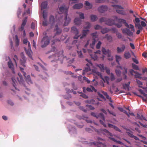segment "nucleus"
I'll use <instances>...</instances> for the list:
<instances>
[{"label": "nucleus", "mask_w": 147, "mask_h": 147, "mask_svg": "<svg viewBox=\"0 0 147 147\" xmlns=\"http://www.w3.org/2000/svg\"><path fill=\"white\" fill-rule=\"evenodd\" d=\"M69 7H66L65 5H62L59 8V13L61 14L64 13L65 14V22L63 26H67L71 21L70 18L69 17H67Z\"/></svg>", "instance_id": "f257e3e1"}, {"label": "nucleus", "mask_w": 147, "mask_h": 147, "mask_svg": "<svg viewBox=\"0 0 147 147\" xmlns=\"http://www.w3.org/2000/svg\"><path fill=\"white\" fill-rule=\"evenodd\" d=\"M63 52L60 51L58 53L55 54L53 55L49 56V58H53L55 59L51 61L53 62V61H55L58 60H61L62 59H64L66 58L65 57H64L63 55Z\"/></svg>", "instance_id": "f03ea898"}, {"label": "nucleus", "mask_w": 147, "mask_h": 147, "mask_svg": "<svg viewBox=\"0 0 147 147\" xmlns=\"http://www.w3.org/2000/svg\"><path fill=\"white\" fill-rule=\"evenodd\" d=\"M111 6L114 8L117 13L123 15H126L125 11L123 10L124 9V8L121 5H112Z\"/></svg>", "instance_id": "7ed1b4c3"}, {"label": "nucleus", "mask_w": 147, "mask_h": 147, "mask_svg": "<svg viewBox=\"0 0 147 147\" xmlns=\"http://www.w3.org/2000/svg\"><path fill=\"white\" fill-rule=\"evenodd\" d=\"M95 130L98 133L100 134H103L104 135H106L108 136H112V133L109 132L108 130H107L106 129H100L99 130L97 129H95Z\"/></svg>", "instance_id": "20e7f679"}, {"label": "nucleus", "mask_w": 147, "mask_h": 147, "mask_svg": "<svg viewBox=\"0 0 147 147\" xmlns=\"http://www.w3.org/2000/svg\"><path fill=\"white\" fill-rule=\"evenodd\" d=\"M63 23V22L62 20L61 19H60L57 22V24L55 26V28L54 29V31L55 32V35H59L61 32V29L59 28L58 27V25H60L62 24Z\"/></svg>", "instance_id": "39448f33"}, {"label": "nucleus", "mask_w": 147, "mask_h": 147, "mask_svg": "<svg viewBox=\"0 0 147 147\" xmlns=\"http://www.w3.org/2000/svg\"><path fill=\"white\" fill-rule=\"evenodd\" d=\"M50 42V39L47 36H46L43 37L42 41V45L41 47L43 48L46 47L48 45Z\"/></svg>", "instance_id": "423d86ee"}, {"label": "nucleus", "mask_w": 147, "mask_h": 147, "mask_svg": "<svg viewBox=\"0 0 147 147\" xmlns=\"http://www.w3.org/2000/svg\"><path fill=\"white\" fill-rule=\"evenodd\" d=\"M119 22H123L125 26L127 27L128 28L131 29V31L134 32L135 31V29H134V26L132 24H130L129 25L126 22V21L125 20L122 19H120L119 20Z\"/></svg>", "instance_id": "0eeeda50"}, {"label": "nucleus", "mask_w": 147, "mask_h": 147, "mask_svg": "<svg viewBox=\"0 0 147 147\" xmlns=\"http://www.w3.org/2000/svg\"><path fill=\"white\" fill-rule=\"evenodd\" d=\"M86 60L89 63L86 64V66H87V67H86L84 70H83L82 72V75H85L86 73L88 71H90L91 69L90 67V65H92V63L90 62V61H88L87 59H86Z\"/></svg>", "instance_id": "6e6552de"}, {"label": "nucleus", "mask_w": 147, "mask_h": 147, "mask_svg": "<svg viewBox=\"0 0 147 147\" xmlns=\"http://www.w3.org/2000/svg\"><path fill=\"white\" fill-rule=\"evenodd\" d=\"M121 30L123 33L126 34L129 36H132L133 35V32L127 28L124 29H121Z\"/></svg>", "instance_id": "1a4fd4ad"}, {"label": "nucleus", "mask_w": 147, "mask_h": 147, "mask_svg": "<svg viewBox=\"0 0 147 147\" xmlns=\"http://www.w3.org/2000/svg\"><path fill=\"white\" fill-rule=\"evenodd\" d=\"M20 55L22 58V59L20 60L21 64L24 67H25L26 65L25 63L26 61V59L23 53H22L20 54Z\"/></svg>", "instance_id": "9d476101"}, {"label": "nucleus", "mask_w": 147, "mask_h": 147, "mask_svg": "<svg viewBox=\"0 0 147 147\" xmlns=\"http://www.w3.org/2000/svg\"><path fill=\"white\" fill-rule=\"evenodd\" d=\"M102 51L103 54L107 55L108 57H111V52L109 49H106L104 47H102Z\"/></svg>", "instance_id": "9b49d317"}, {"label": "nucleus", "mask_w": 147, "mask_h": 147, "mask_svg": "<svg viewBox=\"0 0 147 147\" xmlns=\"http://www.w3.org/2000/svg\"><path fill=\"white\" fill-rule=\"evenodd\" d=\"M71 31L72 32L75 34V36L74 37V38L77 39L79 37V36H77L78 33V31L77 28L75 26L72 27L71 28Z\"/></svg>", "instance_id": "f8f14e48"}, {"label": "nucleus", "mask_w": 147, "mask_h": 147, "mask_svg": "<svg viewBox=\"0 0 147 147\" xmlns=\"http://www.w3.org/2000/svg\"><path fill=\"white\" fill-rule=\"evenodd\" d=\"M108 7L105 5H102L99 7L98 9V11L101 13H103L107 10Z\"/></svg>", "instance_id": "ddd939ff"}, {"label": "nucleus", "mask_w": 147, "mask_h": 147, "mask_svg": "<svg viewBox=\"0 0 147 147\" xmlns=\"http://www.w3.org/2000/svg\"><path fill=\"white\" fill-rule=\"evenodd\" d=\"M91 115L94 117H96L97 118H102L103 120H104L105 117L103 113H101L99 114L98 115H96L94 113L92 112L91 113Z\"/></svg>", "instance_id": "4468645a"}, {"label": "nucleus", "mask_w": 147, "mask_h": 147, "mask_svg": "<svg viewBox=\"0 0 147 147\" xmlns=\"http://www.w3.org/2000/svg\"><path fill=\"white\" fill-rule=\"evenodd\" d=\"M23 75L25 78V80L29 84H32V82L31 80L30 77L29 75L26 76V73L25 72H23Z\"/></svg>", "instance_id": "2eb2a0df"}, {"label": "nucleus", "mask_w": 147, "mask_h": 147, "mask_svg": "<svg viewBox=\"0 0 147 147\" xmlns=\"http://www.w3.org/2000/svg\"><path fill=\"white\" fill-rule=\"evenodd\" d=\"M49 23L52 26L53 25L55 22V20L54 16L53 15H51L49 18Z\"/></svg>", "instance_id": "dca6fc26"}, {"label": "nucleus", "mask_w": 147, "mask_h": 147, "mask_svg": "<svg viewBox=\"0 0 147 147\" xmlns=\"http://www.w3.org/2000/svg\"><path fill=\"white\" fill-rule=\"evenodd\" d=\"M125 45L123 44L121 47H117V53H119L123 52L125 49Z\"/></svg>", "instance_id": "f3484780"}, {"label": "nucleus", "mask_w": 147, "mask_h": 147, "mask_svg": "<svg viewBox=\"0 0 147 147\" xmlns=\"http://www.w3.org/2000/svg\"><path fill=\"white\" fill-rule=\"evenodd\" d=\"M27 17H26L25 18L22 20V23L21 25L20 28V30L21 31H22L24 29V28L25 25H26V22H27Z\"/></svg>", "instance_id": "a211bd4d"}, {"label": "nucleus", "mask_w": 147, "mask_h": 147, "mask_svg": "<svg viewBox=\"0 0 147 147\" xmlns=\"http://www.w3.org/2000/svg\"><path fill=\"white\" fill-rule=\"evenodd\" d=\"M18 75L19 77H17V79L18 82L20 84H23L24 82V80L21 74L20 73H18Z\"/></svg>", "instance_id": "6ab92c4d"}, {"label": "nucleus", "mask_w": 147, "mask_h": 147, "mask_svg": "<svg viewBox=\"0 0 147 147\" xmlns=\"http://www.w3.org/2000/svg\"><path fill=\"white\" fill-rule=\"evenodd\" d=\"M91 144L97 146V147H105L106 145L105 144H102L98 142H92Z\"/></svg>", "instance_id": "aec40b11"}, {"label": "nucleus", "mask_w": 147, "mask_h": 147, "mask_svg": "<svg viewBox=\"0 0 147 147\" xmlns=\"http://www.w3.org/2000/svg\"><path fill=\"white\" fill-rule=\"evenodd\" d=\"M7 64L9 68L11 69L12 70L13 73L14 74L15 72L13 70L14 66L12 61L11 60H9V61L8 62Z\"/></svg>", "instance_id": "412c9836"}, {"label": "nucleus", "mask_w": 147, "mask_h": 147, "mask_svg": "<svg viewBox=\"0 0 147 147\" xmlns=\"http://www.w3.org/2000/svg\"><path fill=\"white\" fill-rule=\"evenodd\" d=\"M106 24L109 26H112L115 24V21L113 20L109 19L106 21Z\"/></svg>", "instance_id": "4be33fe9"}, {"label": "nucleus", "mask_w": 147, "mask_h": 147, "mask_svg": "<svg viewBox=\"0 0 147 147\" xmlns=\"http://www.w3.org/2000/svg\"><path fill=\"white\" fill-rule=\"evenodd\" d=\"M83 6V4L82 3L76 4L74 5L73 8L74 9H80L82 8Z\"/></svg>", "instance_id": "5701e85b"}, {"label": "nucleus", "mask_w": 147, "mask_h": 147, "mask_svg": "<svg viewBox=\"0 0 147 147\" xmlns=\"http://www.w3.org/2000/svg\"><path fill=\"white\" fill-rule=\"evenodd\" d=\"M130 84V82H128L127 84H124L123 85V89H125L127 91L129 90V85Z\"/></svg>", "instance_id": "b1692460"}, {"label": "nucleus", "mask_w": 147, "mask_h": 147, "mask_svg": "<svg viewBox=\"0 0 147 147\" xmlns=\"http://www.w3.org/2000/svg\"><path fill=\"white\" fill-rule=\"evenodd\" d=\"M74 22L76 25H79L81 23L82 20L79 18H75Z\"/></svg>", "instance_id": "393cba45"}, {"label": "nucleus", "mask_w": 147, "mask_h": 147, "mask_svg": "<svg viewBox=\"0 0 147 147\" xmlns=\"http://www.w3.org/2000/svg\"><path fill=\"white\" fill-rule=\"evenodd\" d=\"M85 4L86 6H88L86 8L87 9H91L92 7V5L90 4L88 1H85Z\"/></svg>", "instance_id": "a878e982"}, {"label": "nucleus", "mask_w": 147, "mask_h": 147, "mask_svg": "<svg viewBox=\"0 0 147 147\" xmlns=\"http://www.w3.org/2000/svg\"><path fill=\"white\" fill-rule=\"evenodd\" d=\"M47 5V1H44L42 2L41 5V9H46Z\"/></svg>", "instance_id": "bb28decb"}, {"label": "nucleus", "mask_w": 147, "mask_h": 147, "mask_svg": "<svg viewBox=\"0 0 147 147\" xmlns=\"http://www.w3.org/2000/svg\"><path fill=\"white\" fill-rule=\"evenodd\" d=\"M90 20L92 22H94L97 20V17L95 15H91L90 16Z\"/></svg>", "instance_id": "cd10ccee"}, {"label": "nucleus", "mask_w": 147, "mask_h": 147, "mask_svg": "<svg viewBox=\"0 0 147 147\" xmlns=\"http://www.w3.org/2000/svg\"><path fill=\"white\" fill-rule=\"evenodd\" d=\"M89 31V30H83L82 31V36H81L80 38L81 39L84 37H85Z\"/></svg>", "instance_id": "c85d7f7f"}, {"label": "nucleus", "mask_w": 147, "mask_h": 147, "mask_svg": "<svg viewBox=\"0 0 147 147\" xmlns=\"http://www.w3.org/2000/svg\"><path fill=\"white\" fill-rule=\"evenodd\" d=\"M11 80H12V82L13 83V86L15 88V89L16 90H17V89L16 88V83H17V81L15 80V79L14 78L12 77L11 78Z\"/></svg>", "instance_id": "c756f323"}, {"label": "nucleus", "mask_w": 147, "mask_h": 147, "mask_svg": "<svg viewBox=\"0 0 147 147\" xmlns=\"http://www.w3.org/2000/svg\"><path fill=\"white\" fill-rule=\"evenodd\" d=\"M124 56L125 59H128L130 57L131 55L129 52H127L124 53Z\"/></svg>", "instance_id": "7c9ffc66"}, {"label": "nucleus", "mask_w": 147, "mask_h": 147, "mask_svg": "<svg viewBox=\"0 0 147 147\" xmlns=\"http://www.w3.org/2000/svg\"><path fill=\"white\" fill-rule=\"evenodd\" d=\"M105 38L107 39V40L110 42H111L112 40V37L111 35H109L108 34H107L105 36Z\"/></svg>", "instance_id": "2f4dec72"}, {"label": "nucleus", "mask_w": 147, "mask_h": 147, "mask_svg": "<svg viewBox=\"0 0 147 147\" xmlns=\"http://www.w3.org/2000/svg\"><path fill=\"white\" fill-rule=\"evenodd\" d=\"M109 31V29L107 28H105L102 29L101 32L102 34H104L107 33Z\"/></svg>", "instance_id": "473e14b6"}, {"label": "nucleus", "mask_w": 147, "mask_h": 147, "mask_svg": "<svg viewBox=\"0 0 147 147\" xmlns=\"http://www.w3.org/2000/svg\"><path fill=\"white\" fill-rule=\"evenodd\" d=\"M15 43L16 45V46H18L19 45V40L18 38L17 35H16L15 36Z\"/></svg>", "instance_id": "72a5a7b5"}, {"label": "nucleus", "mask_w": 147, "mask_h": 147, "mask_svg": "<svg viewBox=\"0 0 147 147\" xmlns=\"http://www.w3.org/2000/svg\"><path fill=\"white\" fill-rule=\"evenodd\" d=\"M77 52L78 54V57L79 58H82L84 57V55L82 54V51H78Z\"/></svg>", "instance_id": "f704fd0d"}, {"label": "nucleus", "mask_w": 147, "mask_h": 147, "mask_svg": "<svg viewBox=\"0 0 147 147\" xmlns=\"http://www.w3.org/2000/svg\"><path fill=\"white\" fill-rule=\"evenodd\" d=\"M47 12L46 11H44L42 13V16L44 20H46L47 19Z\"/></svg>", "instance_id": "c9c22d12"}, {"label": "nucleus", "mask_w": 147, "mask_h": 147, "mask_svg": "<svg viewBox=\"0 0 147 147\" xmlns=\"http://www.w3.org/2000/svg\"><path fill=\"white\" fill-rule=\"evenodd\" d=\"M91 24L89 22H86L84 26L85 28H89L91 27Z\"/></svg>", "instance_id": "e433bc0d"}, {"label": "nucleus", "mask_w": 147, "mask_h": 147, "mask_svg": "<svg viewBox=\"0 0 147 147\" xmlns=\"http://www.w3.org/2000/svg\"><path fill=\"white\" fill-rule=\"evenodd\" d=\"M116 61L117 62L118 64H119V61L121 59V57L119 55H116L115 56Z\"/></svg>", "instance_id": "4c0bfd02"}, {"label": "nucleus", "mask_w": 147, "mask_h": 147, "mask_svg": "<svg viewBox=\"0 0 147 147\" xmlns=\"http://www.w3.org/2000/svg\"><path fill=\"white\" fill-rule=\"evenodd\" d=\"M109 138H110L111 140H112L113 141L115 142H116L118 144H123V143L121 141H119L115 139L114 138H110V137H109Z\"/></svg>", "instance_id": "58836bf2"}, {"label": "nucleus", "mask_w": 147, "mask_h": 147, "mask_svg": "<svg viewBox=\"0 0 147 147\" xmlns=\"http://www.w3.org/2000/svg\"><path fill=\"white\" fill-rule=\"evenodd\" d=\"M49 24V22H47V19L46 20H44L42 22V25L43 26H47Z\"/></svg>", "instance_id": "ea45409f"}, {"label": "nucleus", "mask_w": 147, "mask_h": 147, "mask_svg": "<svg viewBox=\"0 0 147 147\" xmlns=\"http://www.w3.org/2000/svg\"><path fill=\"white\" fill-rule=\"evenodd\" d=\"M98 66L102 71H103L104 70L106 69V67H105L103 64H99L98 65Z\"/></svg>", "instance_id": "a19ab883"}, {"label": "nucleus", "mask_w": 147, "mask_h": 147, "mask_svg": "<svg viewBox=\"0 0 147 147\" xmlns=\"http://www.w3.org/2000/svg\"><path fill=\"white\" fill-rule=\"evenodd\" d=\"M132 67L134 69L137 70H139V69L138 66L136 64L132 63Z\"/></svg>", "instance_id": "79ce46f5"}, {"label": "nucleus", "mask_w": 147, "mask_h": 147, "mask_svg": "<svg viewBox=\"0 0 147 147\" xmlns=\"http://www.w3.org/2000/svg\"><path fill=\"white\" fill-rule=\"evenodd\" d=\"M136 82L139 85V87L141 88H143L142 86V83L138 79H136Z\"/></svg>", "instance_id": "37998d69"}, {"label": "nucleus", "mask_w": 147, "mask_h": 147, "mask_svg": "<svg viewBox=\"0 0 147 147\" xmlns=\"http://www.w3.org/2000/svg\"><path fill=\"white\" fill-rule=\"evenodd\" d=\"M101 119H102V120L100 119V121H99L100 123L104 127H106L107 125H106V124L104 122V121H105V119H104V120H103L102 118H101Z\"/></svg>", "instance_id": "c03bdc74"}, {"label": "nucleus", "mask_w": 147, "mask_h": 147, "mask_svg": "<svg viewBox=\"0 0 147 147\" xmlns=\"http://www.w3.org/2000/svg\"><path fill=\"white\" fill-rule=\"evenodd\" d=\"M119 19H119L118 20V22L119 23H117V24L115 23V24H114L118 28H120L122 26V25L121 24V23H122V22H119ZM122 23H123V22H122Z\"/></svg>", "instance_id": "a18cd8bd"}, {"label": "nucleus", "mask_w": 147, "mask_h": 147, "mask_svg": "<svg viewBox=\"0 0 147 147\" xmlns=\"http://www.w3.org/2000/svg\"><path fill=\"white\" fill-rule=\"evenodd\" d=\"M107 18H104V17H102V18H101L99 20L100 22H101V23H102V22H106V21H107Z\"/></svg>", "instance_id": "49530a36"}, {"label": "nucleus", "mask_w": 147, "mask_h": 147, "mask_svg": "<svg viewBox=\"0 0 147 147\" xmlns=\"http://www.w3.org/2000/svg\"><path fill=\"white\" fill-rule=\"evenodd\" d=\"M96 42V40L95 39H94L92 41V43L90 44V46L91 48H93V46L95 45Z\"/></svg>", "instance_id": "de8ad7c7"}, {"label": "nucleus", "mask_w": 147, "mask_h": 147, "mask_svg": "<svg viewBox=\"0 0 147 147\" xmlns=\"http://www.w3.org/2000/svg\"><path fill=\"white\" fill-rule=\"evenodd\" d=\"M116 35L119 39H121L122 37V35L119 32H117L116 33Z\"/></svg>", "instance_id": "09e8293b"}, {"label": "nucleus", "mask_w": 147, "mask_h": 147, "mask_svg": "<svg viewBox=\"0 0 147 147\" xmlns=\"http://www.w3.org/2000/svg\"><path fill=\"white\" fill-rule=\"evenodd\" d=\"M142 75L141 74H135L134 75L135 77L136 78H138L139 79H141L142 78V77L141 76Z\"/></svg>", "instance_id": "8fccbe9b"}, {"label": "nucleus", "mask_w": 147, "mask_h": 147, "mask_svg": "<svg viewBox=\"0 0 147 147\" xmlns=\"http://www.w3.org/2000/svg\"><path fill=\"white\" fill-rule=\"evenodd\" d=\"M110 78L111 81L114 80L115 79L114 75L112 73H111L110 74Z\"/></svg>", "instance_id": "3c124183"}, {"label": "nucleus", "mask_w": 147, "mask_h": 147, "mask_svg": "<svg viewBox=\"0 0 147 147\" xmlns=\"http://www.w3.org/2000/svg\"><path fill=\"white\" fill-rule=\"evenodd\" d=\"M102 28V27L98 25H96L94 26V29L96 30H98Z\"/></svg>", "instance_id": "603ef678"}, {"label": "nucleus", "mask_w": 147, "mask_h": 147, "mask_svg": "<svg viewBox=\"0 0 147 147\" xmlns=\"http://www.w3.org/2000/svg\"><path fill=\"white\" fill-rule=\"evenodd\" d=\"M80 96L85 99L88 98V96L87 95L83 93H81V94H80Z\"/></svg>", "instance_id": "864d4df0"}, {"label": "nucleus", "mask_w": 147, "mask_h": 147, "mask_svg": "<svg viewBox=\"0 0 147 147\" xmlns=\"http://www.w3.org/2000/svg\"><path fill=\"white\" fill-rule=\"evenodd\" d=\"M105 0H95V1L98 3H102L105 1Z\"/></svg>", "instance_id": "5fc2aeb1"}, {"label": "nucleus", "mask_w": 147, "mask_h": 147, "mask_svg": "<svg viewBox=\"0 0 147 147\" xmlns=\"http://www.w3.org/2000/svg\"><path fill=\"white\" fill-rule=\"evenodd\" d=\"M115 72L118 76H120L121 72L119 70L116 69Z\"/></svg>", "instance_id": "6e6d98bb"}, {"label": "nucleus", "mask_w": 147, "mask_h": 147, "mask_svg": "<svg viewBox=\"0 0 147 147\" xmlns=\"http://www.w3.org/2000/svg\"><path fill=\"white\" fill-rule=\"evenodd\" d=\"M101 44L102 43L100 41H99L96 45V48L97 49H99L100 47Z\"/></svg>", "instance_id": "4d7b16f0"}, {"label": "nucleus", "mask_w": 147, "mask_h": 147, "mask_svg": "<svg viewBox=\"0 0 147 147\" xmlns=\"http://www.w3.org/2000/svg\"><path fill=\"white\" fill-rule=\"evenodd\" d=\"M79 15L80 16V19H84V14L81 13H79Z\"/></svg>", "instance_id": "13d9d810"}, {"label": "nucleus", "mask_w": 147, "mask_h": 147, "mask_svg": "<svg viewBox=\"0 0 147 147\" xmlns=\"http://www.w3.org/2000/svg\"><path fill=\"white\" fill-rule=\"evenodd\" d=\"M97 94L98 96L99 97H100L101 98L103 99H105V97L103 96V95L102 94H101L99 92H98Z\"/></svg>", "instance_id": "bf43d9fd"}, {"label": "nucleus", "mask_w": 147, "mask_h": 147, "mask_svg": "<svg viewBox=\"0 0 147 147\" xmlns=\"http://www.w3.org/2000/svg\"><path fill=\"white\" fill-rule=\"evenodd\" d=\"M83 79L87 83L89 84L90 83V81L85 76H84L83 77Z\"/></svg>", "instance_id": "052dcab7"}, {"label": "nucleus", "mask_w": 147, "mask_h": 147, "mask_svg": "<svg viewBox=\"0 0 147 147\" xmlns=\"http://www.w3.org/2000/svg\"><path fill=\"white\" fill-rule=\"evenodd\" d=\"M79 108L84 111L85 112H86L87 111V110L85 109H84V107L83 106H79Z\"/></svg>", "instance_id": "680f3d73"}, {"label": "nucleus", "mask_w": 147, "mask_h": 147, "mask_svg": "<svg viewBox=\"0 0 147 147\" xmlns=\"http://www.w3.org/2000/svg\"><path fill=\"white\" fill-rule=\"evenodd\" d=\"M52 49H51V51H50L48 52L47 53H49L50 52L52 51H55L56 49V48L55 47L53 46H52Z\"/></svg>", "instance_id": "e2e57ef3"}, {"label": "nucleus", "mask_w": 147, "mask_h": 147, "mask_svg": "<svg viewBox=\"0 0 147 147\" xmlns=\"http://www.w3.org/2000/svg\"><path fill=\"white\" fill-rule=\"evenodd\" d=\"M113 129H114L116 131H118L119 132H121V130L117 126L115 125Z\"/></svg>", "instance_id": "0e129e2a"}, {"label": "nucleus", "mask_w": 147, "mask_h": 147, "mask_svg": "<svg viewBox=\"0 0 147 147\" xmlns=\"http://www.w3.org/2000/svg\"><path fill=\"white\" fill-rule=\"evenodd\" d=\"M105 96L106 98L107 99L109 100V101L111 102H112V101L111 100V98L110 97L108 94H107Z\"/></svg>", "instance_id": "69168bd1"}, {"label": "nucleus", "mask_w": 147, "mask_h": 147, "mask_svg": "<svg viewBox=\"0 0 147 147\" xmlns=\"http://www.w3.org/2000/svg\"><path fill=\"white\" fill-rule=\"evenodd\" d=\"M86 107H88V108L90 110H93L94 109V107L90 105H86Z\"/></svg>", "instance_id": "338daca9"}, {"label": "nucleus", "mask_w": 147, "mask_h": 147, "mask_svg": "<svg viewBox=\"0 0 147 147\" xmlns=\"http://www.w3.org/2000/svg\"><path fill=\"white\" fill-rule=\"evenodd\" d=\"M141 25L142 27H145L146 25L145 22L143 21H142L141 22Z\"/></svg>", "instance_id": "774afa93"}]
</instances>
